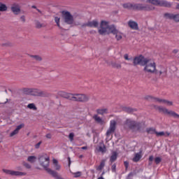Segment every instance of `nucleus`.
<instances>
[{
	"label": "nucleus",
	"instance_id": "a211bd4d",
	"mask_svg": "<svg viewBox=\"0 0 179 179\" xmlns=\"http://www.w3.org/2000/svg\"><path fill=\"white\" fill-rule=\"evenodd\" d=\"M11 10L14 15H19L20 13V7L19 5L14 4L11 6Z\"/></svg>",
	"mask_w": 179,
	"mask_h": 179
},
{
	"label": "nucleus",
	"instance_id": "7ed1b4c3",
	"mask_svg": "<svg viewBox=\"0 0 179 179\" xmlns=\"http://www.w3.org/2000/svg\"><path fill=\"white\" fill-rule=\"evenodd\" d=\"M144 71L148 73H156V63L152 59H147L145 65Z\"/></svg>",
	"mask_w": 179,
	"mask_h": 179
},
{
	"label": "nucleus",
	"instance_id": "2f4dec72",
	"mask_svg": "<svg viewBox=\"0 0 179 179\" xmlns=\"http://www.w3.org/2000/svg\"><path fill=\"white\" fill-rule=\"evenodd\" d=\"M146 132L148 134H156V129L155 128H152V127L148 128L146 129Z\"/></svg>",
	"mask_w": 179,
	"mask_h": 179
},
{
	"label": "nucleus",
	"instance_id": "5701e85b",
	"mask_svg": "<svg viewBox=\"0 0 179 179\" xmlns=\"http://www.w3.org/2000/svg\"><path fill=\"white\" fill-rule=\"evenodd\" d=\"M166 72H167V70L164 67H162L161 70L156 71L155 73L156 75H159V76L162 75L163 76H165Z\"/></svg>",
	"mask_w": 179,
	"mask_h": 179
},
{
	"label": "nucleus",
	"instance_id": "72a5a7b5",
	"mask_svg": "<svg viewBox=\"0 0 179 179\" xmlns=\"http://www.w3.org/2000/svg\"><path fill=\"white\" fill-rule=\"evenodd\" d=\"M23 166H24V167H26V169H31V165H30V164H29V163L24 162Z\"/></svg>",
	"mask_w": 179,
	"mask_h": 179
},
{
	"label": "nucleus",
	"instance_id": "5fc2aeb1",
	"mask_svg": "<svg viewBox=\"0 0 179 179\" xmlns=\"http://www.w3.org/2000/svg\"><path fill=\"white\" fill-rule=\"evenodd\" d=\"M176 8L177 9H179V4L177 5Z\"/></svg>",
	"mask_w": 179,
	"mask_h": 179
},
{
	"label": "nucleus",
	"instance_id": "9d476101",
	"mask_svg": "<svg viewBox=\"0 0 179 179\" xmlns=\"http://www.w3.org/2000/svg\"><path fill=\"white\" fill-rule=\"evenodd\" d=\"M152 100L156 103H159V104H165V106H171L173 104V101L160 98H152Z\"/></svg>",
	"mask_w": 179,
	"mask_h": 179
},
{
	"label": "nucleus",
	"instance_id": "c03bdc74",
	"mask_svg": "<svg viewBox=\"0 0 179 179\" xmlns=\"http://www.w3.org/2000/svg\"><path fill=\"white\" fill-rule=\"evenodd\" d=\"M52 136L51 134H46V138H48V139H51Z\"/></svg>",
	"mask_w": 179,
	"mask_h": 179
},
{
	"label": "nucleus",
	"instance_id": "09e8293b",
	"mask_svg": "<svg viewBox=\"0 0 179 179\" xmlns=\"http://www.w3.org/2000/svg\"><path fill=\"white\" fill-rule=\"evenodd\" d=\"M114 127H115V121H113V129H114Z\"/></svg>",
	"mask_w": 179,
	"mask_h": 179
},
{
	"label": "nucleus",
	"instance_id": "f704fd0d",
	"mask_svg": "<svg viewBox=\"0 0 179 179\" xmlns=\"http://www.w3.org/2000/svg\"><path fill=\"white\" fill-rule=\"evenodd\" d=\"M32 58H34V59H35L36 61H41V57L40 56H32Z\"/></svg>",
	"mask_w": 179,
	"mask_h": 179
},
{
	"label": "nucleus",
	"instance_id": "79ce46f5",
	"mask_svg": "<svg viewBox=\"0 0 179 179\" xmlns=\"http://www.w3.org/2000/svg\"><path fill=\"white\" fill-rule=\"evenodd\" d=\"M124 167H125L126 169H128V167H129V163L128 162L125 161V162H124Z\"/></svg>",
	"mask_w": 179,
	"mask_h": 179
},
{
	"label": "nucleus",
	"instance_id": "ddd939ff",
	"mask_svg": "<svg viewBox=\"0 0 179 179\" xmlns=\"http://www.w3.org/2000/svg\"><path fill=\"white\" fill-rule=\"evenodd\" d=\"M137 9L140 10H154L155 7L153 6H145L143 4H138L136 6Z\"/></svg>",
	"mask_w": 179,
	"mask_h": 179
},
{
	"label": "nucleus",
	"instance_id": "7c9ffc66",
	"mask_svg": "<svg viewBox=\"0 0 179 179\" xmlns=\"http://www.w3.org/2000/svg\"><path fill=\"white\" fill-rule=\"evenodd\" d=\"M27 108H29V110H34V111H36V110H37V107H36V105L34 103L28 104Z\"/></svg>",
	"mask_w": 179,
	"mask_h": 179
},
{
	"label": "nucleus",
	"instance_id": "6e6552de",
	"mask_svg": "<svg viewBox=\"0 0 179 179\" xmlns=\"http://www.w3.org/2000/svg\"><path fill=\"white\" fill-rule=\"evenodd\" d=\"M147 59L148 58H145V57L140 55L134 59L133 63L134 65H141V66H145Z\"/></svg>",
	"mask_w": 179,
	"mask_h": 179
},
{
	"label": "nucleus",
	"instance_id": "ea45409f",
	"mask_svg": "<svg viewBox=\"0 0 179 179\" xmlns=\"http://www.w3.org/2000/svg\"><path fill=\"white\" fill-rule=\"evenodd\" d=\"M113 160H117V152H113Z\"/></svg>",
	"mask_w": 179,
	"mask_h": 179
},
{
	"label": "nucleus",
	"instance_id": "603ef678",
	"mask_svg": "<svg viewBox=\"0 0 179 179\" xmlns=\"http://www.w3.org/2000/svg\"><path fill=\"white\" fill-rule=\"evenodd\" d=\"M69 164H71V158L69 157Z\"/></svg>",
	"mask_w": 179,
	"mask_h": 179
},
{
	"label": "nucleus",
	"instance_id": "8fccbe9b",
	"mask_svg": "<svg viewBox=\"0 0 179 179\" xmlns=\"http://www.w3.org/2000/svg\"><path fill=\"white\" fill-rule=\"evenodd\" d=\"M110 162H113V156H110Z\"/></svg>",
	"mask_w": 179,
	"mask_h": 179
},
{
	"label": "nucleus",
	"instance_id": "cd10ccee",
	"mask_svg": "<svg viewBox=\"0 0 179 179\" xmlns=\"http://www.w3.org/2000/svg\"><path fill=\"white\" fill-rule=\"evenodd\" d=\"M104 166H106V163L104 162V161H102L100 164V165L96 168V170L98 171H101V170H103V169H104Z\"/></svg>",
	"mask_w": 179,
	"mask_h": 179
},
{
	"label": "nucleus",
	"instance_id": "c85d7f7f",
	"mask_svg": "<svg viewBox=\"0 0 179 179\" xmlns=\"http://www.w3.org/2000/svg\"><path fill=\"white\" fill-rule=\"evenodd\" d=\"M8 10V7L3 3H0V12H5Z\"/></svg>",
	"mask_w": 179,
	"mask_h": 179
},
{
	"label": "nucleus",
	"instance_id": "f03ea898",
	"mask_svg": "<svg viewBox=\"0 0 179 179\" xmlns=\"http://www.w3.org/2000/svg\"><path fill=\"white\" fill-rule=\"evenodd\" d=\"M99 34L106 36V34H110L113 33V28L110 26V22L106 20L101 22L100 28L99 29Z\"/></svg>",
	"mask_w": 179,
	"mask_h": 179
},
{
	"label": "nucleus",
	"instance_id": "aec40b11",
	"mask_svg": "<svg viewBox=\"0 0 179 179\" xmlns=\"http://www.w3.org/2000/svg\"><path fill=\"white\" fill-rule=\"evenodd\" d=\"M97 152H100L101 153H106V146L103 143H99V145L96 147Z\"/></svg>",
	"mask_w": 179,
	"mask_h": 179
},
{
	"label": "nucleus",
	"instance_id": "6ab92c4d",
	"mask_svg": "<svg viewBox=\"0 0 179 179\" xmlns=\"http://www.w3.org/2000/svg\"><path fill=\"white\" fill-rule=\"evenodd\" d=\"M86 26H87L88 27H99V22L94 20L91 22H88L86 24Z\"/></svg>",
	"mask_w": 179,
	"mask_h": 179
},
{
	"label": "nucleus",
	"instance_id": "a19ab883",
	"mask_svg": "<svg viewBox=\"0 0 179 179\" xmlns=\"http://www.w3.org/2000/svg\"><path fill=\"white\" fill-rule=\"evenodd\" d=\"M153 159H154L153 155L150 156L149 157L150 165L152 164V162H153Z\"/></svg>",
	"mask_w": 179,
	"mask_h": 179
},
{
	"label": "nucleus",
	"instance_id": "de8ad7c7",
	"mask_svg": "<svg viewBox=\"0 0 179 179\" xmlns=\"http://www.w3.org/2000/svg\"><path fill=\"white\" fill-rule=\"evenodd\" d=\"M81 149H83V150H86V149H87V147L84 146V147H82Z\"/></svg>",
	"mask_w": 179,
	"mask_h": 179
},
{
	"label": "nucleus",
	"instance_id": "a18cd8bd",
	"mask_svg": "<svg viewBox=\"0 0 179 179\" xmlns=\"http://www.w3.org/2000/svg\"><path fill=\"white\" fill-rule=\"evenodd\" d=\"M123 6L124 8H131V4L126 3V4H124Z\"/></svg>",
	"mask_w": 179,
	"mask_h": 179
},
{
	"label": "nucleus",
	"instance_id": "20e7f679",
	"mask_svg": "<svg viewBox=\"0 0 179 179\" xmlns=\"http://www.w3.org/2000/svg\"><path fill=\"white\" fill-rule=\"evenodd\" d=\"M125 125L131 129L133 132H136V131H139V124L136 123V122L131 120L127 119L125 122Z\"/></svg>",
	"mask_w": 179,
	"mask_h": 179
},
{
	"label": "nucleus",
	"instance_id": "3c124183",
	"mask_svg": "<svg viewBox=\"0 0 179 179\" xmlns=\"http://www.w3.org/2000/svg\"><path fill=\"white\" fill-rule=\"evenodd\" d=\"M98 179H104V178H103V176H101V177L98 178Z\"/></svg>",
	"mask_w": 179,
	"mask_h": 179
},
{
	"label": "nucleus",
	"instance_id": "58836bf2",
	"mask_svg": "<svg viewBox=\"0 0 179 179\" xmlns=\"http://www.w3.org/2000/svg\"><path fill=\"white\" fill-rule=\"evenodd\" d=\"M36 27L38 28V29H40V27H43V24L41 23H40L39 22H36Z\"/></svg>",
	"mask_w": 179,
	"mask_h": 179
},
{
	"label": "nucleus",
	"instance_id": "13d9d810",
	"mask_svg": "<svg viewBox=\"0 0 179 179\" xmlns=\"http://www.w3.org/2000/svg\"><path fill=\"white\" fill-rule=\"evenodd\" d=\"M38 12H40V10H38Z\"/></svg>",
	"mask_w": 179,
	"mask_h": 179
},
{
	"label": "nucleus",
	"instance_id": "f3484780",
	"mask_svg": "<svg viewBox=\"0 0 179 179\" xmlns=\"http://www.w3.org/2000/svg\"><path fill=\"white\" fill-rule=\"evenodd\" d=\"M52 169H54L57 171H59L61 170V165L58 162V160L55 159H53L52 160Z\"/></svg>",
	"mask_w": 179,
	"mask_h": 179
},
{
	"label": "nucleus",
	"instance_id": "4468645a",
	"mask_svg": "<svg viewBox=\"0 0 179 179\" xmlns=\"http://www.w3.org/2000/svg\"><path fill=\"white\" fill-rule=\"evenodd\" d=\"M127 24L131 30H139V26L138 25V22L134 21V20H129L127 22Z\"/></svg>",
	"mask_w": 179,
	"mask_h": 179
},
{
	"label": "nucleus",
	"instance_id": "0eeeda50",
	"mask_svg": "<svg viewBox=\"0 0 179 179\" xmlns=\"http://www.w3.org/2000/svg\"><path fill=\"white\" fill-rule=\"evenodd\" d=\"M147 2H149V3H152V5H157V6L159 5V6H166L167 8H170V6H171V3L164 0H148Z\"/></svg>",
	"mask_w": 179,
	"mask_h": 179
},
{
	"label": "nucleus",
	"instance_id": "1a4fd4ad",
	"mask_svg": "<svg viewBox=\"0 0 179 179\" xmlns=\"http://www.w3.org/2000/svg\"><path fill=\"white\" fill-rule=\"evenodd\" d=\"M26 92L29 93V94H31V96H43L44 94V92L43 91L38 90V89H27Z\"/></svg>",
	"mask_w": 179,
	"mask_h": 179
},
{
	"label": "nucleus",
	"instance_id": "9b49d317",
	"mask_svg": "<svg viewBox=\"0 0 179 179\" xmlns=\"http://www.w3.org/2000/svg\"><path fill=\"white\" fill-rule=\"evenodd\" d=\"M113 34L115 36V38L117 41H120V40L122 39V37L124 36V34L120 32L117 29H115V27H113Z\"/></svg>",
	"mask_w": 179,
	"mask_h": 179
},
{
	"label": "nucleus",
	"instance_id": "412c9836",
	"mask_svg": "<svg viewBox=\"0 0 179 179\" xmlns=\"http://www.w3.org/2000/svg\"><path fill=\"white\" fill-rule=\"evenodd\" d=\"M142 159V151H140L139 152L136 153L133 158V162H139Z\"/></svg>",
	"mask_w": 179,
	"mask_h": 179
},
{
	"label": "nucleus",
	"instance_id": "e433bc0d",
	"mask_svg": "<svg viewBox=\"0 0 179 179\" xmlns=\"http://www.w3.org/2000/svg\"><path fill=\"white\" fill-rule=\"evenodd\" d=\"M80 176H82V173L80 172L74 173V177L76 178H78V177H80Z\"/></svg>",
	"mask_w": 179,
	"mask_h": 179
},
{
	"label": "nucleus",
	"instance_id": "39448f33",
	"mask_svg": "<svg viewBox=\"0 0 179 179\" xmlns=\"http://www.w3.org/2000/svg\"><path fill=\"white\" fill-rule=\"evenodd\" d=\"M62 16L64 20V23H66L67 24H72V23H73V16L71 15L69 11H62Z\"/></svg>",
	"mask_w": 179,
	"mask_h": 179
},
{
	"label": "nucleus",
	"instance_id": "bb28decb",
	"mask_svg": "<svg viewBox=\"0 0 179 179\" xmlns=\"http://www.w3.org/2000/svg\"><path fill=\"white\" fill-rule=\"evenodd\" d=\"M37 157L36 156H29L27 158V162L29 163H36Z\"/></svg>",
	"mask_w": 179,
	"mask_h": 179
},
{
	"label": "nucleus",
	"instance_id": "4be33fe9",
	"mask_svg": "<svg viewBox=\"0 0 179 179\" xmlns=\"http://www.w3.org/2000/svg\"><path fill=\"white\" fill-rule=\"evenodd\" d=\"M106 136L107 139H108V136H111V138H113V121H110V127L106 132Z\"/></svg>",
	"mask_w": 179,
	"mask_h": 179
},
{
	"label": "nucleus",
	"instance_id": "c9c22d12",
	"mask_svg": "<svg viewBox=\"0 0 179 179\" xmlns=\"http://www.w3.org/2000/svg\"><path fill=\"white\" fill-rule=\"evenodd\" d=\"M75 136V135L73 134V133H71L69 136V138L71 141V142H72V141H73V137Z\"/></svg>",
	"mask_w": 179,
	"mask_h": 179
},
{
	"label": "nucleus",
	"instance_id": "393cba45",
	"mask_svg": "<svg viewBox=\"0 0 179 179\" xmlns=\"http://www.w3.org/2000/svg\"><path fill=\"white\" fill-rule=\"evenodd\" d=\"M155 135H157V136H170V133L167 131H156Z\"/></svg>",
	"mask_w": 179,
	"mask_h": 179
},
{
	"label": "nucleus",
	"instance_id": "f257e3e1",
	"mask_svg": "<svg viewBox=\"0 0 179 179\" xmlns=\"http://www.w3.org/2000/svg\"><path fill=\"white\" fill-rule=\"evenodd\" d=\"M59 96H61L64 99H68V100L80 101L81 103H86V101H89V99H90L89 95L85 94H71L64 91L59 92Z\"/></svg>",
	"mask_w": 179,
	"mask_h": 179
},
{
	"label": "nucleus",
	"instance_id": "49530a36",
	"mask_svg": "<svg viewBox=\"0 0 179 179\" xmlns=\"http://www.w3.org/2000/svg\"><path fill=\"white\" fill-rule=\"evenodd\" d=\"M21 20H22V22H24V21H25L24 16H22V17H21Z\"/></svg>",
	"mask_w": 179,
	"mask_h": 179
},
{
	"label": "nucleus",
	"instance_id": "c756f323",
	"mask_svg": "<svg viewBox=\"0 0 179 179\" xmlns=\"http://www.w3.org/2000/svg\"><path fill=\"white\" fill-rule=\"evenodd\" d=\"M55 22L59 29H61V24H59V22H61V18L59 17H55Z\"/></svg>",
	"mask_w": 179,
	"mask_h": 179
},
{
	"label": "nucleus",
	"instance_id": "2eb2a0df",
	"mask_svg": "<svg viewBox=\"0 0 179 179\" xmlns=\"http://www.w3.org/2000/svg\"><path fill=\"white\" fill-rule=\"evenodd\" d=\"M24 124L23 123L17 126L16 129L10 134V138L15 136V135H17L19 134V131H20L22 128H24Z\"/></svg>",
	"mask_w": 179,
	"mask_h": 179
},
{
	"label": "nucleus",
	"instance_id": "423d86ee",
	"mask_svg": "<svg viewBox=\"0 0 179 179\" xmlns=\"http://www.w3.org/2000/svg\"><path fill=\"white\" fill-rule=\"evenodd\" d=\"M156 109L159 110V113H163L164 114L171 115L172 117H174V118H178V120H179V115L173 110H169L167 108L163 106H157Z\"/></svg>",
	"mask_w": 179,
	"mask_h": 179
},
{
	"label": "nucleus",
	"instance_id": "4c0bfd02",
	"mask_svg": "<svg viewBox=\"0 0 179 179\" xmlns=\"http://www.w3.org/2000/svg\"><path fill=\"white\" fill-rule=\"evenodd\" d=\"M124 59H126V61H131V58H129V56L128 55V54H125L124 55Z\"/></svg>",
	"mask_w": 179,
	"mask_h": 179
},
{
	"label": "nucleus",
	"instance_id": "864d4df0",
	"mask_svg": "<svg viewBox=\"0 0 179 179\" xmlns=\"http://www.w3.org/2000/svg\"><path fill=\"white\" fill-rule=\"evenodd\" d=\"M80 159H82V157H83V155H80Z\"/></svg>",
	"mask_w": 179,
	"mask_h": 179
},
{
	"label": "nucleus",
	"instance_id": "6e6d98bb",
	"mask_svg": "<svg viewBox=\"0 0 179 179\" xmlns=\"http://www.w3.org/2000/svg\"><path fill=\"white\" fill-rule=\"evenodd\" d=\"M129 113H131L132 112V109H129Z\"/></svg>",
	"mask_w": 179,
	"mask_h": 179
},
{
	"label": "nucleus",
	"instance_id": "bf43d9fd",
	"mask_svg": "<svg viewBox=\"0 0 179 179\" xmlns=\"http://www.w3.org/2000/svg\"><path fill=\"white\" fill-rule=\"evenodd\" d=\"M177 1H179V0H177Z\"/></svg>",
	"mask_w": 179,
	"mask_h": 179
},
{
	"label": "nucleus",
	"instance_id": "b1692460",
	"mask_svg": "<svg viewBox=\"0 0 179 179\" xmlns=\"http://www.w3.org/2000/svg\"><path fill=\"white\" fill-rule=\"evenodd\" d=\"M96 113L101 115H104V114H107V113H108V110H107V108L97 109Z\"/></svg>",
	"mask_w": 179,
	"mask_h": 179
},
{
	"label": "nucleus",
	"instance_id": "a878e982",
	"mask_svg": "<svg viewBox=\"0 0 179 179\" xmlns=\"http://www.w3.org/2000/svg\"><path fill=\"white\" fill-rule=\"evenodd\" d=\"M94 120H95V121L96 122H98L99 124H104V121L103 120V119H101V117H100L99 115H94L93 116Z\"/></svg>",
	"mask_w": 179,
	"mask_h": 179
},
{
	"label": "nucleus",
	"instance_id": "4d7b16f0",
	"mask_svg": "<svg viewBox=\"0 0 179 179\" xmlns=\"http://www.w3.org/2000/svg\"><path fill=\"white\" fill-rule=\"evenodd\" d=\"M2 140L1 139V134H0V142Z\"/></svg>",
	"mask_w": 179,
	"mask_h": 179
},
{
	"label": "nucleus",
	"instance_id": "f8f14e48",
	"mask_svg": "<svg viewBox=\"0 0 179 179\" xmlns=\"http://www.w3.org/2000/svg\"><path fill=\"white\" fill-rule=\"evenodd\" d=\"M3 172L6 173V174H10V176H26V173L24 172L15 171L7 169H3Z\"/></svg>",
	"mask_w": 179,
	"mask_h": 179
},
{
	"label": "nucleus",
	"instance_id": "37998d69",
	"mask_svg": "<svg viewBox=\"0 0 179 179\" xmlns=\"http://www.w3.org/2000/svg\"><path fill=\"white\" fill-rule=\"evenodd\" d=\"M40 145H41V141L36 144L35 145L36 149H38V148H40Z\"/></svg>",
	"mask_w": 179,
	"mask_h": 179
},
{
	"label": "nucleus",
	"instance_id": "473e14b6",
	"mask_svg": "<svg viewBox=\"0 0 179 179\" xmlns=\"http://www.w3.org/2000/svg\"><path fill=\"white\" fill-rule=\"evenodd\" d=\"M155 162L156 164H159L160 162H162V158L160 157H157L155 159Z\"/></svg>",
	"mask_w": 179,
	"mask_h": 179
},
{
	"label": "nucleus",
	"instance_id": "dca6fc26",
	"mask_svg": "<svg viewBox=\"0 0 179 179\" xmlns=\"http://www.w3.org/2000/svg\"><path fill=\"white\" fill-rule=\"evenodd\" d=\"M165 17H166V19H172V20L175 22H179V14L166 13L165 14Z\"/></svg>",
	"mask_w": 179,
	"mask_h": 179
}]
</instances>
